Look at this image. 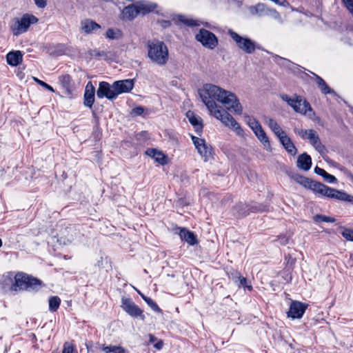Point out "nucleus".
Wrapping results in <instances>:
<instances>
[{"label": "nucleus", "instance_id": "obj_9", "mask_svg": "<svg viewBox=\"0 0 353 353\" xmlns=\"http://www.w3.org/2000/svg\"><path fill=\"white\" fill-rule=\"evenodd\" d=\"M196 39L202 45L209 49H214L218 45V39L214 34L210 31L201 29L196 35Z\"/></svg>", "mask_w": 353, "mask_h": 353}, {"label": "nucleus", "instance_id": "obj_10", "mask_svg": "<svg viewBox=\"0 0 353 353\" xmlns=\"http://www.w3.org/2000/svg\"><path fill=\"white\" fill-rule=\"evenodd\" d=\"M121 307L130 316L134 318H140L143 321L145 319L143 310L139 308L131 299L122 298Z\"/></svg>", "mask_w": 353, "mask_h": 353}, {"label": "nucleus", "instance_id": "obj_30", "mask_svg": "<svg viewBox=\"0 0 353 353\" xmlns=\"http://www.w3.org/2000/svg\"><path fill=\"white\" fill-rule=\"evenodd\" d=\"M258 139L263 144L264 147L266 148H270V141L268 137L266 135V133L262 128L258 132L254 133Z\"/></svg>", "mask_w": 353, "mask_h": 353}, {"label": "nucleus", "instance_id": "obj_20", "mask_svg": "<svg viewBox=\"0 0 353 353\" xmlns=\"http://www.w3.org/2000/svg\"><path fill=\"white\" fill-rule=\"evenodd\" d=\"M7 62L12 66H17L19 65L23 60V54L21 51H12L6 55Z\"/></svg>", "mask_w": 353, "mask_h": 353}, {"label": "nucleus", "instance_id": "obj_40", "mask_svg": "<svg viewBox=\"0 0 353 353\" xmlns=\"http://www.w3.org/2000/svg\"><path fill=\"white\" fill-rule=\"evenodd\" d=\"M33 80L37 83L39 85H40L41 86H42L43 88H46V90L52 92H54V88L48 85V83H46V82L39 79L37 77H33Z\"/></svg>", "mask_w": 353, "mask_h": 353}, {"label": "nucleus", "instance_id": "obj_14", "mask_svg": "<svg viewBox=\"0 0 353 353\" xmlns=\"http://www.w3.org/2000/svg\"><path fill=\"white\" fill-rule=\"evenodd\" d=\"M305 309L306 307L301 302L293 301L290 305L288 316L292 319H299L303 315Z\"/></svg>", "mask_w": 353, "mask_h": 353}, {"label": "nucleus", "instance_id": "obj_31", "mask_svg": "<svg viewBox=\"0 0 353 353\" xmlns=\"http://www.w3.org/2000/svg\"><path fill=\"white\" fill-rule=\"evenodd\" d=\"M186 115L187 117L188 118L190 123L196 128V130H198V128H199L200 130L202 129V125L201 123L199 118L196 117L193 112L189 111L187 112Z\"/></svg>", "mask_w": 353, "mask_h": 353}, {"label": "nucleus", "instance_id": "obj_49", "mask_svg": "<svg viewBox=\"0 0 353 353\" xmlns=\"http://www.w3.org/2000/svg\"><path fill=\"white\" fill-rule=\"evenodd\" d=\"M154 347L158 349V350H160L163 347V342L161 341H159L158 343H157L155 345H154Z\"/></svg>", "mask_w": 353, "mask_h": 353}, {"label": "nucleus", "instance_id": "obj_3", "mask_svg": "<svg viewBox=\"0 0 353 353\" xmlns=\"http://www.w3.org/2000/svg\"><path fill=\"white\" fill-rule=\"evenodd\" d=\"M309 189L315 194L321 196L353 203V196L334 188H330L320 182L312 180V182H310Z\"/></svg>", "mask_w": 353, "mask_h": 353}, {"label": "nucleus", "instance_id": "obj_25", "mask_svg": "<svg viewBox=\"0 0 353 353\" xmlns=\"http://www.w3.org/2000/svg\"><path fill=\"white\" fill-rule=\"evenodd\" d=\"M59 83L65 90L66 94H69L71 93L72 80L69 74H64L59 77Z\"/></svg>", "mask_w": 353, "mask_h": 353}, {"label": "nucleus", "instance_id": "obj_28", "mask_svg": "<svg viewBox=\"0 0 353 353\" xmlns=\"http://www.w3.org/2000/svg\"><path fill=\"white\" fill-rule=\"evenodd\" d=\"M314 172L316 174L323 176L324 180L330 183H334L336 181L334 176L330 174L325 170L319 168L318 166L314 168Z\"/></svg>", "mask_w": 353, "mask_h": 353}, {"label": "nucleus", "instance_id": "obj_29", "mask_svg": "<svg viewBox=\"0 0 353 353\" xmlns=\"http://www.w3.org/2000/svg\"><path fill=\"white\" fill-rule=\"evenodd\" d=\"M292 179L294 181H296L297 183L301 185L305 188L309 189V187L310 185V182H312V179L307 178L305 176H301L300 174H294L292 176Z\"/></svg>", "mask_w": 353, "mask_h": 353}, {"label": "nucleus", "instance_id": "obj_54", "mask_svg": "<svg viewBox=\"0 0 353 353\" xmlns=\"http://www.w3.org/2000/svg\"><path fill=\"white\" fill-rule=\"evenodd\" d=\"M239 214H240V215H241V216H246V215L248 214V213H247V212H239Z\"/></svg>", "mask_w": 353, "mask_h": 353}, {"label": "nucleus", "instance_id": "obj_55", "mask_svg": "<svg viewBox=\"0 0 353 353\" xmlns=\"http://www.w3.org/2000/svg\"><path fill=\"white\" fill-rule=\"evenodd\" d=\"M2 246V241L1 239H0V248Z\"/></svg>", "mask_w": 353, "mask_h": 353}, {"label": "nucleus", "instance_id": "obj_16", "mask_svg": "<svg viewBox=\"0 0 353 353\" xmlns=\"http://www.w3.org/2000/svg\"><path fill=\"white\" fill-rule=\"evenodd\" d=\"M94 93H95V88L93 86L92 83L89 81L85 89V93H84V105L86 107H88L91 108L92 107V105L94 102Z\"/></svg>", "mask_w": 353, "mask_h": 353}, {"label": "nucleus", "instance_id": "obj_44", "mask_svg": "<svg viewBox=\"0 0 353 353\" xmlns=\"http://www.w3.org/2000/svg\"><path fill=\"white\" fill-rule=\"evenodd\" d=\"M346 8L353 16V0H343Z\"/></svg>", "mask_w": 353, "mask_h": 353}, {"label": "nucleus", "instance_id": "obj_53", "mask_svg": "<svg viewBox=\"0 0 353 353\" xmlns=\"http://www.w3.org/2000/svg\"><path fill=\"white\" fill-rule=\"evenodd\" d=\"M245 206V204L241 203V204H239V205H237V206H236V208H242V209H243Z\"/></svg>", "mask_w": 353, "mask_h": 353}, {"label": "nucleus", "instance_id": "obj_8", "mask_svg": "<svg viewBox=\"0 0 353 353\" xmlns=\"http://www.w3.org/2000/svg\"><path fill=\"white\" fill-rule=\"evenodd\" d=\"M248 10L252 15L263 17L270 16L275 19H281L280 14L275 10L268 8L263 3H258L249 7Z\"/></svg>", "mask_w": 353, "mask_h": 353}, {"label": "nucleus", "instance_id": "obj_6", "mask_svg": "<svg viewBox=\"0 0 353 353\" xmlns=\"http://www.w3.org/2000/svg\"><path fill=\"white\" fill-rule=\"evenodd\" d=\"M38 19L30 14H25L21 18H14L10 23V30L14 36L26 32L31 24L37 23Z\"/></svg>", "mask_w": 353, "mask_h": 353}, {"label": "nucleus", "instance_id": "obj_50", "mask_svg": "<svg viewBox=\"0 0 353 353\" xmlns=\"http://www.w3.org/2000/svg\"><path fill=\"white\" fill-rule=\"evenodd\" d=\"M263 209L260 207L257 206H252V212H258V211H262Z\"/></svg>", "mask_w": 353, "mask_h": 353}, {"label": "nucleus", "instance_id": "obj_45", "mask_svg": "<svg viewBox=\"0 0 353 353\" xmlns=\"http://www.w3.org/2000/svg\"><path fill=\"white\" fill-rule=\"evenodd\" d=\"M34 3L38 8H43L47 5L46 0H34Z\"/></svg>", "mask_w": 353, "mask_h": 353}, {"label": "nucleus", "instance_id": "obj_32", "mask_svg": "<svg viewBox=\"0 0 353 353\" xmlns=\"http://www.w3.org/2000/svg\"><path fill=\"white\" fill-rule=\"evenodd\" d=\"M49 309L52 312H55L59 307L61 299L59 297L54 296L49 299Z\"/></svg>", "mask_w": 353, "mask_h": 353}, {"label": "nucleus", "instance_id": "obj_21", "mask_svg": "<svg viewBox=\"0 0 353 353\" xmlns=\"http://www.w3.org/2000/svg\"><path fill=\"white\" fill-rule=\"evenodd\" d=\"M279 139L288 153L292 155H295L297 153L296 148L292 142L290 137L287 136L286 133L281 136Z\"/></svg>", "mask_w": 353, "mask_h": 353}, {"label": "nucleus", "instance_id": "obj_23", "mask_svg": "<svg viewBox=\"0 0 353 353\" xmlns=\"http://www.w3.org/2000/svg\"><path fill=\"white\" fill-rule=\"evenodd\" d=\"M311 73L314 77V78L316 79V83L323 94H332V93L334 94L335 93V92L328 86V85L326 83V82L321 77H319V75H317L316 74H315L314 72H311Z\"/></svg>", "mask_w": 353, "mask_h": 353}, {"label": "nucleus", "instance_id": "obj_13", "mask_svg": "<svg viewBox=\"0 0 353 353\" xmlns=\"http://www.w3.org/2000/svg\"><path fill=\"white\" fill-rule=\"evenodd\" d=\"M133 88L134 81L132 79L117 81L112 84V88L114 89L117 97L123 92H129Z\"/></svg>", "mask_w": 353, "mask_h": 353}, {"label": "nucleus", "instance_id": "obj_41", "mask_svg": "<svg viewBox=\"0 0 353 353\" xmlns=\"http://www.w3.org/2000/svg\"><path fill=\"white\" fill-rule=\"evenodd\" d=\"M245 122L251 129H253L259 122L252 117L245 116Z\"/></svg>", "mask_w": 353, "mask_h": 353}, {"label": "nucleus", "instance_id": "obj_51", "mask_svg": "<svg viewBox=\"0 0 353 353\" xmlns=\"http://www.w3.org/2000/svg\"><path fill=\"white\" fill-rule=\"evenodd\" d=\"M148 337H149V341H150V343L154 342L156 341V339H157L156 337L154 335L151 334H150L148 335Z\"/></svg>", "mask_w": 353, "mask_h": 353}, {"label": "nucleus", "instance_id": "obj_36", "mask_svg": "<svg viewBox=\"0 0 353 353\" xmlns=\"http://www.w3.org/2000/svg\"><path fill=\"white\" fill-rule=\"evenodd\" d=\"M314 219L316 222H329L334 223L336 221L334 218L327 216L325 215L317 214L314 217Z\"/></svg>", "mask_w": 353, "mask_h": 353}, {"label": "nucleus", "instance_id": "obj_5", "mask_svg": "<svg viewBox=\"0 0 353 353\" xmlns=\"http://www.w3.org/2000/svg\"><path fill=\"white\" fill-rule=\"evenodd\" d=\"M281 99L292 107L296 112L307 115L310 119L315 114L310 104L297 94L290 97L288 94H284L281 95Z\"/></svg>", "mask_w": 353, "mask_h": 353}, {"label": "nucleus", "instance_id": "obj_33", "mask_svg": "<svg viewBox=\"0 0 353 353\" xmlns=\"http://www.w3.org/2000/svg\"><path fill=\"white\" fill-rule=\"evenodd\" d=\"M105 353H125V350L121 346L110 345L103 347Z\"/></svg>", "mask_w": 353, "mask_h": 353}, {"label": "nucleus", "instance_id": "obj_15", "mask_svg": "<svg viewBox=\"0 0 353 353\" xmlns=\"http://www.w3.org/2000/svg\"><path fill=\"white\" fill-rule=\"evenodd\" d=\"M179 230V235L182 241H185L190 245H194L198 243L196 236L189 230L185 228H177Z\"/></svg>", "mask_w": 353, "mask_h": 353}, {"label": "nucleus", "instance_id": "obj_4", "mask_svg": "<svg viewBox=\"0 0 353 353\" xmlns=\"http://www.w3.org/2000/svg\"><path fill=\"white\" fill-rule=\"evenodd\" d=\"M41 285V281L26 274L19 272L14 276V283L12 285L10 290H37Z\"/></svg>", "mask_w": 353, "mask_h": 353}, {"label": "nucleus", "instance_id": "obj_42", "mask_svg": "<svg viewBox=\"0 0 353 353\" xmlns=\"http://www.w3.org/2000/svg\"><path fill=\"white\" fill-rule=\"evenodd\" d=\"M180 21L188 26H198V23H196V21L193 19H185V18L181 17Z\"/></svg>", "mask_w": 353, "mask_h": 353}, {"label": "nucleus", "instance_id": "obj_38", "mask_svg": "<svg viewBox=\"0 0 353 353\" xmlns=\"http://www.w3.org/2000/svg\"><path fill=\"white\" fill-rule=\"evenodd\" d=\"M144 301L146 302V303L155 312H161V310L159 308V307L157 305V304L151 299L149 297H144Z\"/></svg>", "mask_w": 353, "mask_h": 353}, {"label": "nucleus", "instance_id": "obj_1", "mask_svg": "<svg viewBox=\"0 0 353 353\" xmlns=\"http://www.w3.org/2000/svg\"><path fill=\"white\" fill-rule=\"evenodd\" d=\"M199 94L212 115L220 120L226 127L234 130L238 136L244 137V131L240 125L229 113L222 110L221 107L216 103V101H218L234 114H241L243 108L234 93L216 85L207 83L199 90Z\"/></svg>", "mask_w": 353, "mask_h": 353}, {"label": "nucleus", "instance_id": "obj_2", "mask_svg": "<svg viewBox=\"0 0 353 353\" xmlns=\"http://www.w3.org/2000/svg\"><path fill=\"white\" fill-rule=\"evenodd\" d=\"M148 55L150 60L158 65H164L169 59L166 45L161 41L154 40L148 44Z\"/></svg>", "mask_w": 353, "mask_h": 353}, {"label": "nucleus", "instance_id": "obj_26", "mask_svg": "<svg viewBox=\"0 0 353 353\" xmlns=\"http://www.w3.org/2000/svg\"><path fill=\"white\" fill-rule=\"evenodd\" d=\"M265 121L269 128L272 130V132L277 136L279 139L285 134V132L281 129L277 122L273 119L268 118L265 119Z\"/></svg>", "mask_w": 353, "mask_h": 353}, {"label": "nucleus", "instance_id": "obj_48", "mask_svg": "<svg viewBox=\"0 0 353 353\" xmlns=\"http://www.w3.org/2000/svg\"><path fill=\"white\" fill-rule=\"evenodd\" d=\"M261 129H262V126L260 123H259L254 128H253V129H252V130L254 132V133H255V132H258Z\"/></svg>", "mask_w": 353, "mask_h": 353}, {"label": "nucleus", "instance_id": "obj_17", "mask_svg": "<svg viewBox=\"0 0 353 353\" xmlns=\"http://www.w3.org/2000/svg\"><path fill=\"white\" fill-rule=\"evenodd\" d=\"M310 143L321 154L325 152V147L321 143L317 132L314 130L308 137Z\"/></svg>", "mask_w": 353, "mask_h": 353}, {"label": "nucleus", "instance_id": "obj_39", "mask_svg": "<svg viewBox=\"0 0 353 353\" xmlns=\"http://www.w3.org/2000/svg\"><path fill=\"white\" fill-rule=\"evenodd\" d=\"M341 234L346 240L353 241V230L345 228Z\"/></svg>", "mask_w": 353, "mask_h": 353}, {"label": "nucleus", "instance_id": "obj_7", "mask_svg": "<svg viewBox=\"0 0 353 353\" xmlns=\"http://www.w3.org/2000/svg\"><path fill=\"white\" fill-rule=\"evenodd\" d=\"M228 35L235 42L237 47L247 54H252L256 48H259L256 43L247 37H241L232 29L228 31Z\"/></svg>", "mask_w": 353, "mask_h": 353}, {"label": "nucleus", "instance_id": "obj_18", "mask_svg": "<svg viewBox=\"0 0 353 353\" xmlns=\"http://www.w3.org/2000/svg\"><path fill=\"white\" fill-rule=\"evenodd\" d=\"M296 166L304 171H307L312 166V159L307 153H303L298 157Z\"/></svg>", "mask_w": 353, "mask_h": 353}, {"label": "nucleus", "instance_id": "obj_27", "mask_svg": "<svg viewBox=\"0 0 353 353\" xmlns=\"http://www.w3.org/2000/svg\"><path fill=\"white\" fill-rule=\"evenodd\" d=\"M146 154L154 158L156 161L161 165L166 163L165 155L161 152H159L156 149H149L146 151Z\"/></svg>", "mask_w": 353, "mask_h": 353}, {"label": "nucleus", "instance_id": "obj_43", "mask_svg": "<svg viewBox=\"0 0 353 353\" xmlns=\"http://www.w3.org/2000/svg\"><path fill=\"white\" fill-rule=\"evenodd\" d=\"M73 352H74V348H73L72 345H71L70 343H65L63 345L62 353H73Z\"/></svg>", "mask_w": 353, "mask_h": 353}, {"label": "nucleus", "instance_id": "obj_47", "mask_svg": "<svg viewBox=\"0 0 353 353\" xmlns=\"http://www.w3.org/2000/svg\"><path fill=\"white\" fill-rule=\"evenodd\" d=\"M240 283H241V285L247 287L250 290L252 289V286L251 285H249V286L246 285L247 279L245 278V277L240 278Z\"/></svg>", "mask_w": 353, "mask_h": 353}, {"label": "nucleus", "instance_id": "obj_24", "mask_svg": "<svg viewBox=\"0 0 353 353\" xmlns=\"http://www.w3.org/2000/svg\"><path fill=\"white\" fill-rule=\"evenodd\" d=\"M139 14H145L150 12L154 11L157 8V5L154 3L147 1H139L137 3Z\"/></svg>", "mask_w": 353, "mask_h": 353}, {"label": "nucleus", "instance_id": "obj_19", "mask_svg": "<svg viewBox=\"0 0 353 353\" xmlns=\"http://www.w3.org/2000/svg\"><path fill=\"white\" fill-rule=\"evenodd\" d=\"M100 28V25L91 19H85L81 22V30L85 34H91Z\"/></svg>", "mask_w": 353, "mask_h": 353}, {"label": "nucleus", "instance_id": "obj_52", "mask_svg": "<svg viewBox=\"0 0 353 353\" xmlns=\"http://www.w3.org/2000/svg\"><path fill=\"white\" fill-rule=\"evenodd\" d=\"M138 294L141 296V298L144 300V297H147L143 294H142L139 290H137Z\"/></svg>", "mask_w": 353, "mask_h": 353}, {"label": "nucleus", "instance_id": "obj_34", "mask_svg": "<svg viewBox=\"0 0 353 353\" xmlns=\"http://www.w3.org/2000/svg\"><path fill=\"white\" fill-rule=\"evenodd\" d=\"M105 36L107 38L110 39H117L122 37L119 30H114L112 28H110L106 31Z\"/></svg>", "mask_w": 353, "mask_h": 353}, {"label": "nucleus", "instance_id": "obj_22", "mask_svg": "<svg viewBox=\"0 0 353 353\" xmlns=\"http://www.w3.org/2000/svg\"><path fill=\"white\" fill-rule=\"evenodd\" d=\"M123 17L125 19L132 20L139 14L137 3L126 6L123 10Z\"/></svg>", "mask_w": 353, "mask_h": 353}, {"label": "nucleus", "instance_id": "obj_37", "mask_svg": "<svg viewBox=\"0 0 353 353\" xmlns=\"http://www.w3.org/2000/svg\"><path fill=\"white\" fill-rule=\"evenodd\" d=\"M68 232V233H71L70 236L68 237L67 239H65V238H63V236L60 237V239H58V241L60 242V243L66 245L68 243H72L74 240V238L72 234L73 233L76 234L75 231L74 230L70 228Z\"/></svg>", "mask_w": 353, "mask_h": 353}, {"label": "nucleus", "instance_id": "obj_11", "mask_svg": "<svg viewBox=\"0 0 353 353\" xmlns=\"http://www.w3.org/2000/svg\"><path fill=\"white\" fill-rule=\"evenodd\" d=\"M192 140L199 154L204 159L205 161H208L212 155L211 145L207 144L204 139L194 136L192 137Z\"/></svg>", "mask_w": 353, "mask_h": 353}, {"label": "nucleus", "instance_id": "obj_46", "mask_svg": "<svg viewBox=\"0 0 353 353\" xmlns=\"http://www.w3.org/2000/svg\"><path fill=\"white\" fill-rule=\"evenodd\" d=\"M143 108L142 107H137L134 109H132V114L134 115H141L143 112Z\"/></svg>", "mask_w": 353, "mask_h": 353}, {"label": "nucleus", "instance_id": "obj_35", "mask_svg": "<svg viewBox=\"0 0 353 353\" xmlns=\"http://www.w3.org/2000/svg\"><path fill=\"white\" fill-rule=\"evenodd\" d=\"M314 130H303L300 128H295L294 132L300 136L303 139H308V137L310 136V132H312Z\"/></svg>", "mask_w": 353, "mask_h": 353}, {"label": "nucleus", "instance_id": "obj_12", "mask_svg": "<svg viewBox=\"0 0 353 353\" xmlns=\"http://www.w3.org/2000/svg\"><path fill=\"white\" fill-rule=\"evenodd\" d=\"M97 97L102 99L106 97L112 100L117 98V94L114 89L112 88L108 82L101 81L99 83V88L97 91Z\"/></svg>", "mask_w": 353, "mask_h": 353}]
</instances>
